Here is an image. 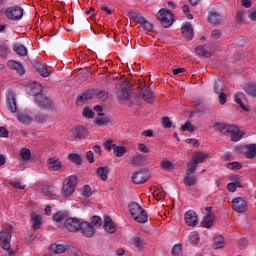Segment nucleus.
I'll return each instance as SVG.
<instances>
[{
	"label": "nucleus",
	"mask_w": 256,
	"mask_h": 256,
	"mask_svg": "<svg viewBox=\"0 0 256 256\" xmlns=\"http://www.w3.org/2000/svg\"><path fill=\"white\" fill-rule=\"evenodd\" d=\"M200 239L201 238L199 237V233H197V232H191L189 237H188V241L192 245H198Z\"/></svg>",
	"instance_id": "nucleus-43"
},
{
	"label": "nucleus",
	"mask_w": 256,
	"mask_h": 256,
	"mask_svg": "<svg viewBox=\"0 0 256 256\" xmlns=\"http://www.w3.org/2000/svg\"><path fill=\"white\" fill-rule=\"evenodd\" d=\"M215 131H219L222 135H231L232 141H240L243 138V132L236 125H230L223 122H216L213 125Z\"/></svg>",
	"instance_id": "nucleus-1"
},
{
	"label": "nucleus",
	"mask_w": 256,
	"mask_h": 256,
	"mask_svg": "<svg viewBox=\"0 0 256 256\" xmlns=\"http://www.w3.org/2000/svg\"><path fill=\"white\" fill-rule=\"evenodd\" d=\"M214 91L217 94L223 93V84H221L220 81H215L214 82Z\"/></svg>",
	"instance_id": "nucleus-56"
},
{
	"label": "nucleus",
	"mask_w": 256,
	"mask_h": 256,
	"mask_svg": "<svg viewBox=\"0 0 256 256\" xmlns=\"http://www.w3.org/2000/svg\"><path fill=\"white\" fill-rule=\"evenodd\" d=\"M149 171L147 170H140L138 172H134L132 175V181L135 185H142L143 183H147L149 181Z\"/></svg>",
	"instance_id": "nucleus-7"
},
{
	"label": "nucleus",
	"mask_w": 256,
	"mask_h": 256,
	"mask_svg": "<svg viewBox=\"0 0 256 256\" xmlns=\"http://www.w3.org/2000/svg\"><path fill=\"white\" fill-rule=\"evenodd\" d=\"M53 219L56 221V223H63L64 221H67V213L58 212L54 214Z\"/></svg>",
	"instance_id": "nucleus-41"
},
{
	"label": "nucleus",
	"mask_w": 256,
	"mask_h": 256,
	"mask_svg": "<svg viewBox=\"0 0 256 256\" xmlns=\"http://www.w3.org/2000/svg\"><path fill=\"white\" fill-rule=\"evenodd\" d=\"M196 55H201L202 57H211V52L205 49V46H197Z\"/></svg>",
	"instance_id": "nucleus-42"
},
{
	"label": "nucleus",
	"mask_w": 256,
	"mask_h": 256,
	"mask_svg": "<svg viewBox=\"0 0 256 256\" xmlns=\"http://www.w3.org/2000/svg\"><path fill=\"white\" fill-rule=\"evenodd\" d=\"M7 65L9 67V69H13L19 75H24L25 74V68H23V64H21L20 62H17L15 60H9L7 62Z\"/></svg>",
	"instance_id": "nucleus-18"
},
{
	"label": "nucleus",
	"mask_w": 256,
	"mask_h": 256,
	"mask_svg": "<svg viewBox=\"0 0 256 256\" xmlns=\"http://www.w3.org/2000/svg\"><path fill=\"white\" fill-rule=\"evenodd\" d=\"M131 163L134 165V167H141V165H143V155L138 154L133 156Z\"/></svg>",
	"instance_id": "nucleus-44"
},
{
	"label": "nucleus",
	"mask_w": 256,
	"mask_h": 256,
	"mask_svg": "<svg viewBox=\"0 0 256 256\" xmlns=\"http://www.w3.org/2000/svg\"><path fill=\"white\" fill-rule=\"evenodd\" d=\"M182 34L184 35L185 39L187 41H191L193 39V25L191 23L187 22L182 27Z\"/></svg>",
	"instance_id": "nucleus-19"
},
{
	"label": "nucleus",
	"mask_w": 256,
	"mask_h": 256,
	"mask_svg": "<svg viewBox=\"0 0 256 256\" xmlns=\"http://www.w3.org/2000/svg\"><path fill=\"white\" fill-rule=\"evenodd\" d=\"M185 223L189 227H197V224L199 223V218H197V213L193 210H189L185 213Z\"/></svg>",
	"instance_id": "nucleus-11"
},
{
	"label": "nucleus",
	"mask_w": 256,
	"mask_h": 256,
	"mask_svg": "<svg viewBox=\"0 0 256 256\" xmlns=\"http://www.w3.org/2000/svg\"><path fill=\"white\" fill-rule=\"evenodd\" d=\"M0 247L5 251H8L10 256L15 255L14 251H11V231L2 230L0 232Z\"/></svg>",
	"instance_id": "nucleus-4"
},
{
	"label": "nucleus",
	"mask_w": 256,
	"mask_h": 256,
	"mask_svg": "<svg viewBox=\"0 0 256 256\" xmlns=\"http://www.w3.org/2000/svg\"><path fill=\"white\" fill-rule=\"evenodd\" d=\"M181 244H176L172 248V255H180L181 254Z\"/></svg>",
	"instance_id": "nucleus-62"
},
{
	"label": "nucleus",
	"mask_w": 256,
	"mask_h": 256,
	"mask_svg": "<svg viewBox=\"0 0 256 256\" xmlns=\"http://www.w3.org/2000/svg\"><path fill=\"white\" fill-rule=\"evenodd\" d=\"M20 157L24 161H29V159H31V150H29L28 148H22L20 150Z\"/></svg>",
	"instance_id": "nucleus-46"
},
{
	"label": "nucleus",
	"mask_w": 256,
	"mask_h": 256,
	"mask_svg": "<svg viewBox=\"0 0 256 256\" xmlns=\"http://www.w3.org/2000/svg\"><path fill=\"white\" fill-rule=\"evenodd\" d=\"M90 225H94V227H101V225H103V220L99 216H93L91 218V224Z\"/></svg>",
	"instance_id": "nucleus-52"
},
{
	"label": "nucleus",
	"mask_w": 256,
	"mask_h": 256,
	"mask_svg": "<svg viewBox=\"0 0 256 256\" xmlns=\"http://www.w3.org/2000/svg\"><path fill=\"white\" fill-rule=\"evenodd\" d=\"M245 94L243 92H237L235 94V103H237V105H240L241 109H243L244 111H248L247 109V105H245Z\"/></svg>",
	"instance_id": "nucleus-23"
},
{
	"label": "nucleus",
	"mask_w": 256,
	"mask_h": 256,
	"mask_svg": "<svg viewBox=\"0 0 256 256\" xmlns=\"http://www.w3.org/2000/svg\"><path fill=\"white\" fill-rule=\"evenodd\" d=\"M172 125H173V123H171V120L169 119V117L165 116L162 118V126L165 129H171Z\"/></svg>",
	"instance_id": "nucleus-55"
},
{
	"label": "nucleus",
	"mask_w": 256,
	"mask_h": 256,
	"mask_svg": "<svg viewBox=\"0 0 256 256\" xmlns=\"http://www.w3.org/2000/svg\"><path fill=\"white\" fill-rule=\"evenodd\" d=\"M92 94L94 95L97 99H100V101H107L109 99V92L106 90H100V91H92Z\"/></svg>",
	"instance_id": "nucleus-32"
},
{
	"label": "nucleus",
	"mask_w": 256,
	"mask_h": 256,
	"mask_svg": "<svg viewBox=\"0 0 256 256\" xmlns=\"http://www.w3.org/2000/svg\"><path fill=\"white\" fill-rule=\"evenodd\" d=\"M6 107L11 113H17V99L13 91L7 93Z\"/></svg>",
	"instance_id": "nucleus-9"
},
{
	"label": "nucleus",
	"mask_w": 256,
	"mask_h": 256,
	"mask_svg": "<svg viewBox=\"0 0 256 256\" xmlns=\"http://www.w3.org/2000/svg\"><path fill=\"white\" fill-rule=\"evenodd\" d=\"M41 191H42L43 195H45L46 197H50V199H57V196L55 194H53V192L51 191L50 186H43L41 188Z\"/></svg>",
	"instance_id": "nucleus-45"
},
{
	"label": "nucleus",
	"mask_w": 256,
	"mask_h": 256,
	"mask_svg": "<svg viewBox=\"0 0 256 256\" xmlns=\"http://www.w3.org/2000/svg\"><path fill=\"white\" fill-rule=\"evenodd\" d=\"M221 21H223V17L221 16V14H219V12L211 10L208 13V22L211 23V25H219Z\"/></svg>",
	"instance_id": "nucleus-16"
},
{
	"label": "nucleus",
	"mask_w": 256,
	"mask_h": 256,
	"mask_svg": "<svg viewBox=\"0 0 256 256\" xmlns=\"http://www.w3.org/2000/svg\"><path fill=\"white\" fill-rule=\"evenodd\" d=\"M117 98L119 101H129V99H131V89H129V87L122 88Z\"/></svg>",
	"instance_id": "nucleus-24"
},
{
	"label": "nucleus",
	"mask_w": 256,
	"mask_h": 256,
	"mask_svg": "<svg viewBox=\"0 0 256 256\" xmlns=\"http://www.w3.org/2000/svg\"><path fill=\"white\" fill-rule=\"evenodd\" d=\"M156 17L159 21H161L165 29L171 27V25H173L175 21L174 15L172 14V12L167 9H160Z\"/></svg>",
	"instance_id": "nucleus-3"
},
{
	"label": "nucleus",
	"mask_w": 256,
	"mask_h": 256,
	"mask_svg": "<svg viewBox=\"0 0 256 256\" xmlns=\"http://www.w3.org/2000/svg\"><path fill=\"white\" fill-rule=\"evenodd\" d=\"M31 221H32L33 229H39L41 227V224L43 223L41 215L35 212L31 213Z\"/></svg>",
	"instance_id": "nucleus-25"
},
{
	"label": "nucleus",
	"mask_w": 256,
	"mask_h": 256,
	"mask_svg": "<svg viewBox=\"0 0 256 256\" xmlns=\"http://www.w3.org/2000/svg\"><path fill=\"white\" fill-rule=\"evenodd\" d=\"M82 195L83 197H91V195H93V192L91 191V187H89V185L84 186Z\"/></svg>",
	"instance_id": "nucleus-59"
},
{
	"label": "nucleus",
	"mask_w": 256,
	"mask_h": 256,
	"mask_svg": "<svg viewBox=\"0 0 256 256\" xmlns=\"http://www.w3.org/2000/svg\"><path fill=\"white\" fill-rule=\"evenodd\" d=\"M128 14L132 17V19H134V21H136V23H138L139 25L143 24L145 22V17H143L141 14L136 13L134 11H129Z\"/></svg>",
	"instance_id": "nucleus-38"
},
{
	"label": "nucleus",
	"mask_w": 256,
	"mask_h": 256,
	"mask_svg": "<svg viewBox=\"0 0 256 256\" xmlns=\"http://www.w3.org/2000/svg\"><path fill=\"white\" fill-rule=\"evenodd\" d=\"M212 247L213 249H223V247H225V239L223 236L218 235L214 237Z\"/></svg>",
	"instance_id": "nucleus-26"
},
{
	"label": "nucleus",
	"mask_w": 256,
	"mask_h": 256,
	"mask_svg": "<svg viewBox=\"0 0 256 256\" xmlns=\"http://www.w3.org/2000/svg\"><path fill=\"white\" fill-rule=\"evenodd\" d=\"M13 51L17 53V55H21V57L27 56V48L23 44H15Z\"/></svg>",
	"instance_id": "nucleus-34"
},
{
	"label": "nucleus",
	"mask_w": 256,
	"mask_h": 256,
	"mask_svg": "<svg viewBox=\"0 0 256 256\" xmlns=\"http://www.w3.org/2000/svg\"><path fill=\"white\" fill-rule=\"evenodd\" d=\"M183 183L187 187H193V185L197 183V176H195L194 174L186 173V176L183 179Z\"/></svg>",
	"instance_id": "nucleus-27"
},
{
	"label": "nucleus",
	"mask_w": 256,
	"mask_h": 256,
	"mask_svg": "<svg viewBox=\"0 0 256 256\" xmlns=\"http://www.w3.org/2000/svg\"><path fill=\"white\" fill-rule=\"evenodd\" d=\"M28 91L30 95L36 97V95H41L43 93V86L39 82H34V84L29 87Z\"/></svg>",
	"instance_id": "nucleus-21"
},
{
	"label": "nucleus",
	"mask_w": 256,
	"mask_h": 256,
	"mask_svg": "<svg viewBox=\"0 0 256 256\" xmlns=\"http://www.w3.org/2000/svg\"><path fill=\"white\" fill-rule=\"evenodd\" d=\"M79 231L85 236V237H93L95 235V228L93 225L89 222H82L80 224Z\"/></svg>",
	"instance_id": "nucleus-12"
},
{
	"label": "nucleus",
	"mask_w": 256,
	"mask_h": 256,
	"mask_svg": "<svg viewBox=\"0 0 256 256\" xmlns=\"http://www.w3.org/2000/svg\"><path fill=\"white\" fill-rule=\"evenodd\" d=\"M6 16L10 21H19L23 18V9L21 6H12L6 10Z\"/></svg>",
	"instance_id": "nucleus-6"
},
{
	"label": "nucleus",
	"mask_w": 256,
	"mask_h": 256,
	"mask_svg": "<svg viewBox=\"0 0 256 256\" xmlns=\"http://www.w3.org/2000/svg\"><path fill=\"white\" fill-rule=\"evenodd\" d=\"M249 245V241L246 240V238H241L238 241V247L239 249H246V247Z\"/></svg>",
	"instance_id": "nucleus-61"
},
{
	"label": "nucleus",
	"mask_w": 256,
	"mask_h": 256,
	"mask_svg": "<svg viewBox=\"0 0 256 256\" xmlns=\"http://www.w3.org/2000/svg\"><path fill=\"white\" fill-rule=\"evenodd\" d=\"M255 156H256V145L255 144L248 145L246 148L245 157L247 159H254Z\"/></svg>",
	"instance_id": "nucleus-33"
},
{
	"label": "nucleus",
	"mask_w": 256,
	"mask_h": 256,
	"mask_svg": "<svg viewBox=\"0 0 256 256\" xmlns=\"http://www.w3.org/2000/svg\"><path fill=\"white\" fill-rule=\"evenodd\" d=\"M88 131L83 126H78L74 130H72V135L75 137V139H83L87 137Z\"/></svg>",
	"instance_id": "nucleus-20"
},
{
	"label": "nucleus",
	"mask_w": 256,
	"mask_h": 256,
	"mask_svg": "<svg viewBox=\"0 0 256 256\" xmlns=\"http://www.w3.org/2000/svg\"><path fill=\"white\" fill-rule=\"evenodd\" d=\"M134 220L137 221V223H147V221H149V216L143 209L138 215L134 216Z\"/></svg>",
	"instance_id": "nucleus-36"
},
{
	"label": "nucleus",
	"mask_w": 256,
	"mask_h": 256,
	"mask_svg": "<svg viewBox=\"0 0 256 256\" xmlns=\"http://www.w3.org/2000/svg\"><path fill=\"white\" fill-rule=\"evenodd\" d=\"M113 153L116 155V157H123L127 153V148L113 145Z\"/></svg>",
	"instance_id": "nucleus-39"
},
{
	"label": "nucleus",
	"mask_w": 256,
	"mask_h": 256,
	"mask_svg": "<svg viewBox=\"0 0 256 256\" xmlns=\"http://www.w3.org/2000/svg\"><path fill=\"white\" fill-rule=\"evenodd\" d=\"M77 189V176L71 175L65 178L62 186V195L66 199H69L75 190Z\"/></svg>",
	"instance_id": "nucleus-2"
},
{
	"label": "nucleus",
	"mask_w": 256,
	"mask_h": 256,
	"mask_svg": "<svg viewBox=\"0 0 256 256\" xmlns=\"http://www.w3.org/2000/svg\"><path fill=\"white\" fill-rule=\"evenodd\" d=\"M143 29H145V31H152L153 30V24H151V22L144 20L143 23L140 24Z\"/></svg>",
	"instance_id": "nucleus-60"
},
{
	"label": "nucleus",
	"mask_w": 256,
	"mask_h": 256,
	"mask_svg": "<svg viewBox=\"0 0 256 256\" xmlns=\"http://www.w3.org/2000/svg\"><path fill=\"white\" fill-rule=\"evenodd\" d=\"M68 158L72 163H75V165H81V156L79 154H69Z\"/></svg>",
	"instance_id": "nucleus-50"
},
{
	"label": "nucleus",
	"mask_w": 256,
	"mask_h": 256,
	"mask_svg": "<svg viewBox=\"0 0 256 256\" xmlns=\"http://www.w3.org/2000/svg\"><path fill=\"white\" fill-rule=\"evenodd\" d=\"M132 243L133 245H135V247H137V249H139V251H141V249L145 247V242L143 241V238H141V236H134L132 238Z\"/></svg>",
	"instance_id": "nucleus-40"
},
{
	"label": "nucleus",
	"mask_w": 256,
	"mask_h": 256,
	"mask_svg": "<svg viewBox=\"0 0 256 256\" xmlns=\"http://www.w3.org/2000/svg\"><path fill=\"white\" fill-rule=\"evenodd\" d=\"M228 169H232V170H237V169H241V167H243V165L239 162H229L227 164Z\"/></svg>",
	"instance_id": "nucleus-57"
},
{
	"label": "nucleus",
	"mask_w": 256,
	"mask_h": 256,
	"mask_svg": "<svg viewBox=\"0 0 256 256\" xmlns=\"http://www.w3.org/2000/svg\"><path fill=\"white\" fill-rule=\"evenodd\" d=\"M32 66L37 71V73H39V75H41V77H49V70H47L45 68V65H43V63L33 60Z\"/></svg>",
	"instance_id": "nucleus-15"
},
{
	"label": "nucleus",
	"mask_w": 256,
	"mask_h": 256,
	"mask_svg": "<svg viewBox=\"0 0 256 256\" xmlns=\"http://www.w3.org/2000/svg\"><path fill=\"white\" fill-rule=\"evenodd\" d=\"M95 124L103 127L104 125H109V117H98L95 119Z\"/></svg>",
	"instance_id": "nucleus-49"
},
{
	"label": "nucleus",
	"mask_w": 256,
	"mask_h": 256,
	"mask_svg": "<svg viewBox=\"0 0 256 256\" xmlns=\"http://www.w3.org/2000/svg\"><path fill=\"white\" fill-rule=\"evenodd\" d=\"M197 165L199 164L195 163L193 160L191 163H187L186 173H188V175H193L197 170Z\"/></svg>",
	"instance_id": "nucleus-47"
},
{
	"label": "nucleus",
	"mask_w": 256,
	"mask_h": 256,
	"mask_svg": "<svg viewBox=\"0 0 256 256\" xmlns=\"http://www.w3.org/2000/svg\"><path fill=\"white\" fill-rule=\"evenodd\" d=\"M138 87L144 101H146V103H153V91H151V88L145 87V81H140Z\"/></svg>",
	"instance_id": "nucleus-8"
},
{
	"label": "nucleus",
	"mask_w": 256,
	"mask_h": 256,
	"mask_svg": "<svg viewBox=\"0 0 256 256\" xmlns=\"http://www.w3.org/2000/svg\"><path fill=\"white\" fill-rule=\"evenodd\" d=\"M50 249L51 251H53V253L61 254L67 251V246H65L64 244L54 243L50 246Z\"/></svg>",
	"instance_id": "nucleus-35"
},
{
	"label": "nucleus",
	"mask_w": 256,
	"mask_h": 256,
	"mask_svg": "<svg viewBox=\"0 0 256 256\" xmlns=\"http://www.w3.org/2000/svg\"><path fill=\"white\" fill-rule=\"evenodd\" d=\"M209 155L205 152H195L193 156V161L199 165V163H203Z\"/></svg>",
	"instance_id": "nucleus-29"
},
{
	"label": "nucleus",
	"mask_w": 256,
	"mask_h": 256,
	"mask_svg": "<svg viewBox=\"0 0 256 256\" xmlns=\"http://www.w3.org/2000/svg\"><path fill=\"white\" fill-rule=\"evenodd\" d=\"M230 203L236 213H245L247 211V201L243 197L234 198Z\"/></svg>",
	"instance_id": "nucleus-5"
},
{
	"label": "nucleus",
	"mask_w": 256,
	"mask_h": 256,
	"mask_svg": "<svg viewBox=\"0 0 256 256\" xmlns=\"http://www.w3.org/2000/svg\"><path fill=\"white\" fill-rule=\"evenodd\" d=\"M161 167L166 171H171L173 169V164L171 163V161L167 160L161 163Z\"/></svg>",
	"instance_id": "nucleus-58"
},
{
	"label": "nucleus",
	"mask_w": 256,
	"mask_h": 256,
	"mask_svg": "<svg viewBox=\"0 0 256 256\" xmlns=\"http://www.w3.org/2000/svg\"><path fill=\"white\" fill-rule=\"evenodd\" d=\"M83 117H86L87 119H93V117H95V113L93 112V110L89 109V108H85L82 112Z\"/></svg>",
	"instance_id": "nucleus-53"
},
{
	"label": "nucleus",
	"mask_w": 256,
	"mask_h": 256,
	"mask_svg": "<svg viewBox=\"0 0 256 256\" xmlns=\"http://www.w3.org/2000/svg\"><path fill=\"white\" fill-rule=\"evenodd\" d=\"M64 226L68 231H71L72 233H75L79 231L81 227V222H79V219L77 218H68L64 222Z\"/></svg>",
	"instance_id": "nucleus-10"
},
{
	"label": "nucleus",
	"mask_w": 256,
	"mask_h": 256,
	"mask_svg": "<svg viewBox=\"0 0 256 256\" xmlns=\"http://www.w3.org/2000/svg\"><path fill=\"white\" fill-rule=\"evenodd\" d=\"M213 221H215V214L208 213L204 217L202 221V227H205L206 229H211L213 227Z\"/></svg>",
	"instance_id": "nucleus-22"
},
{
	"label": "nucleus",
	"mask_w": 256,
	"mask_h": 256,
	"mask_svg": "<svg viewBox=\"0 0 256 256\" xmlns=\"http://www.w3.org/2000/svg\"><path fill=\"white\" fill-rule=\"evenodd\" d=\"M142 207L137 202H131L129 204V211L132 217H136L142 211Z\"/></svg>",
	"instance_id": "nucleus-28"
},
{
	"label": "nucleus",
	"mask_w": 256,
	"mask_h": 256,
	"mask_svg": "<svg viewBox=\"0 0 256 256\" xmlns=\"http://www.w3.org/2000/svg\"><path fill=\"white\" fill-rule=\"evenodd\" d=\"M47 163L48 169H50L51 171H61V169L65 167V165H63V163H61V161H59V158L57 157L48 159Z\"/></svg>",
	"instance_id": "nucleus-14"
},
{
	"label": "nucleus",
	"mask_w": 256,
	"mask_h": 256,
	"mask_svg": "<svg viewBox=\"0 0 256 256\" xmlns=\"http://www.w3.org/2000/svg\"><path fill=\"white\" fill-rule=\"evenodd\" d=\"M154 197H156V199H165V190H163L162 188L157 189L154 191L153 193Z\"/></svg>",
	"instance_id": "nucleus-54"
},
{
	"label": "nucleus",
	"mask_w": 256,
	"mask_h": 256,
	"mask_svg": "<svg viewBox=\"0 0 256 256\" xmlns=\"http://www.w3.org/2000/svg\"><path fill=\"white\" fill-rule=\"evenodd\" d=\"M138 151H140L141 153H149V147H147V145H145L144 143H140L138 144Z\"/></svg>",
	"instance_id": "nucleus-63"
},
{
	"label": "nucleus",
	"mask_w": 256,
	"mask_h": 256,
	"mask_svg": "<svg viewBox=\"0 0 256 256\" xmlns=\"http://www.w3.org/2000/svg\"><path fill=\"white\" fill-rule=\"evenodd\" d=\"M90 99H94L93 91L89 90L80 95L76 100V105L83 107V105L90 101Z\"/></svg>",
	"instance_id": "nucleus-17"
},
{
	"label": "nucleus",
	"mask_w": 256,
	"mask_h": 256,
	"mask_svg": "<svg viewBox=\"0 0 256 256\" xmlns=\"http://www.w3.org/2000/svg\"><path fill=\"white\" fill-rule=\"evenodd\" d=\"M181 129L182 131H188V133H193L195 131V126L187 121L184 125L181 126Z\"/></svg>",
	"instance_id": "nucleus-51"
},
{
	"label": "nucleus",
	"mask_w": 256,
	"mask_h": 256,
	"mask_svg": "<svg viewBox=\"0 0 256 256\" xmlns=\"http://www.w3.org/2000/svg\"><path fill=\"white\" fill-rule=\"evenodd\" d=\"M248 19L251 21H256V10L255 9H250L248 11Z\"/></svg>",
	"instance_id": "nucleus-64"
},
{
	"label": "nucleus",
	"mask_w": 256,
	"mask_h": 256,
	"mask_svg": "<svg viewBox=\"0 0 256 256\" xmlns=\"http://www.w3.org/2000/svg\"><path fill=\"white\" fill-rule=\"evenodd\" d=\"M35 103L38 105V107H51L53 103L51 102V99H49L45 94H38L34 96Z\"/></svg>",
	"instance_id": "nucleus-13"
},
{
	"label": "nucleus",
	"mask_w": 256,
	"mask_h": 256,
	"mask_svg": "<svg viewBox=\"0 0 256 256\" xmlns=\"http://www.w3.org/2000/svg\"><path fill=\"white\" fill-rule=\"evenodd\" d=\"M97 175L102 179V181H107L109 177V167H99L97 168Z\"/></svg>",
	"instance_id": "nucleus-31"
},
{
	"label": "nucleus",
	"mask_w": 256,
	"mask_h": 256,
	"mask_svg": "<svg viewBox=\"0 0 256 256\" xmlns=\"http://www.w3.org/2000/svg\"><path fill=\"white\" fill-rule=\"evenodd\" d=\"M16 117L20 123H31V117H29L27 114L18 113L16 114Z\"/></svg>",
	"instance_id": "nucleus-48"
},
{
	"label": "nucleus",
	"mask_w": 256,
	"mask_h": 256,
	"mask_svg": "<svg viewBox=\"0 0 256 256\" xmlns=\"http://www.w3.org/2000/svg\"><path fill=\"white\" fill-rule=\"evenodd\" d=\"M104 229L105 231H107V233H115V231H117L115 223H113V220H111V218L105 219Z\"/></svg>",
	"instance_id": "nucleus-30"
},
{
	"label": "nucleus",
	"mask_w": 256,
	"mask_h": 256,
	"mask_svg": "<svg viewBox=\"0 0 256 256\" xmlns=\"http://www.w3.org/2000/svg\"><path fill=\"white\" fill-rule=\"evenodd\" d=\"M244 91H245V93H247V95H250L251 97H256V84L248 83L244 87Z\"/></svg>",
	"instance_id": "nucleus-37"
}]
</instances>
